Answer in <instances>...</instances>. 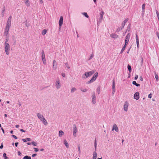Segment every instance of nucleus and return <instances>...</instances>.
I'll return each instance as SVG.
<instances>
[{"instance_id": "1", "label": "nucleus", "mask_w": 159, "mask_h": 159, "mask_svg": "<svg viewBox=\"0 0 159 159\" xmlns=\"http://www.w3.org/2000/svg\"><path fill=\"white\" fill-rule=\"evenodd\" d=\"M4 48L6 54L7 55H9V54L10 47L9 44L5 42L4 43Z\"/></svg>"}, {"instance_id": "2", "label": "nucleus", "mask_w": 159, "mask_h": 159, "mask_svg": "<svg viewBox=\"0 0 159 159\" xmlns=\"http://www.w3.org/2000/svg\"><path fill=\"white\" fill-rule=\"evenodd\" d=\"M95 72V71L93 70L86 72L82 75V77L84 79H86L89 77L91 76Z\"/></svg>"}, {"instance_id": "3", "label": "nucleus", "mask_w": 159, "mask_h": 159, "mask_svg": "<svg viewBox=\"0 0 159 159\" xmlns=\"http://www.w3.org/2000/svg\"><path fill=\"white\" fill-rule=\"evenodd\" d=\"M98 72H96L93 75L92 78H91V79L89 81H88V82H87V84H89L90 83H91L93 82L94 81L96 80V79L98 75Z\"/></svg>"}, {"instance_id": "4", "label": "nucleus", "mask_w": 159, "mask_h": 159, "mask_svg": "<svg viewBox=\"0 0 159 159\" xmlns=\"http://www.w3.org/2000/svg\"><path fill=\"white\" fill-rule=\"evenodd\" d=\"M73 135L74 137H75L76 136V133L77 132V127L75 124L73 125Z\"/></svg>"}, {"instance_id": "5", "label": "nucleus", "mask_w": 159, "mask_h": 159, "mask_svg": "<svg viewBox=\"0 0 159 159\" xmlns=\"http://www.w3.org/2000/svg\"><path fill=\"white\" fill-rule=\"evenodd\" d=\"M92 102L94 104H95L96 103V97L94 92L92 93Z\"/></svg>"}, {"instance_id": "6", "label": "nucleus", "mask_w": 159, "mask_h": 159, "mask_svg": "<svg viewBox=\"0 0 159 159\" xmlns=\"http://www.w3.org/2000/svg\"><path fill=\"white\" fill-rule=\"evenodd\" d=\"M56 88L57 89H59L61 87V84L59 80H57L55 83Z\"/></svg>"}, {"instance_id": "7", "label": "nucleus", "mask_w": 159, "mask_h": 159, "mask_svg": "<svg viewBox=\"0 0 159 159\" xmlns=\"http://www.w3.org/2000/svg\"><path fill=\"white\" fill-rule=\"evenodd\" d=\"M42 60L43 62V63L44 64H46V61L45 58V54L44 53V52L43 51H42Z\"/></svg>"}, {"instance_id": "8", "label": "nucleus", "mask_w": 159, "mask_h": 159, "mask_svg": "<svg viewBox=\"0 0 159 159\" xmlns=\"http://www.w3.org/2000/svg\"><path fill=\"white\" fill-rule=\"evenodd\" d=\"M129 106V103L127 102H125L124 105V110L125 111H128V107Z\"/></svg>"}, {"instance_id": "9", "label": "nucleus", "mask_w": 159, "mask_h": 159, "mask_svg": "<svg viewBox=\"0 0 159 159\" xmlns=\"http://www.w3.org/2000/svg\"><path fill=\"white\" fill-rule=\"evenodd\" d=\"M63 17L62 16H61L60 17V20L59 22V25L60 27V28H61V26L63 24Z\"/></svg>"}, {"instance_id": "10", "label": "nucleus", "mask_w": 159, "mask_h": 159, "mask_svg": "<svg viewBox=\"0 0 159 159\" xmlns=\"http://www.w3.org/2000/svg\"><path fill=\"white\" fill-rule=\"evenodd\" d=\"M134 99L138 100L139 98V94L138 92H136L134 95Z\"/></svg>"}, {"instance_id": "11", "label": "nucleus", "mask_w": 159, "mask_h": 159, "mask_svg": "<svg viewBox=\"0 0 159 159\" xmlns=\"http://www.w3.org/2000/svg\"><path fill=\"white\" fill-rule=\"evenodd\" d=\"M130 34L129 33H128L125 37V42H126V43H128L130 38Z\"/></svg>"}, {"instance_id": "12", "label": "nucleus", "mask_w": 159, "mask_h": 159, "mask_svg": "<svg viewBox=\"0 0 159 159\" xmlns=\"http://www.w3.org/2000/svg\"><path fill=\"white\" fill-rule=\"evenodd\" d=\"M136 41L137 46L138 48H139V37L137 34H136Z\"/></svg>"}, {"instance_id": "13", "label": "nucleus", "mask_w": 159, "mask_h": 159, "mask_svg": "<svg viewBox=\"0 0 159 159\" xmlns=\"http://www.w3.org/2000/svg\"><path fill=\"white\" fill-rule=\"evenodd\" d=\"M37 116L38 118L41 121L43 119V118H44L43 116L40 113H37Z\"/></svg>"}, {"instance_id": "14", "label": "nucleus", "mask_w": 159, "mask_h": 159, "mask_svg": "<svg viewBox=\"0 0 159 159\" xmlns=\"http://www.w3.org/2000/svg\"><path fill=\"white\" fill-rule=\"evenodd\" d=\"M115 130V131L117 132H118L119 131L118 129V128L117 125L116 124L114 125L112 129V130Z\"/></svg>"}, {"instance_id": "15", "label": "nucleus", "mask_w": 159, "mask_h": 159, "mask_svg": "<svg viewBox=\"0 0 159 159\" xmlns=\"http://www.w3.org/2000/svg\"><path fill=\"white\" fill-rule=\"evenodd\" d=\"M110 36L111 37L115 39L117 38L118 36L115 34H111Z\"/></svg>"}, {"instance_id": "16", "label": "nucleus", "mask_w": 159, "mask_h": 159, "mask_svg": "<svg viewBox=\"0 0 159 159\" xmlns=\"http://www.w3.org/2000/svg\"><path fill=\"white\" fill-rule=\"evenodd\" d=\"M41 121L45 125H48V122L44 118H43V119Z\"/></svg>"}, {"instance_id": "17", "label": "nucleus", "mask_w": 159, "mask_h": 159, "mask_svg": "<svg viewBox=\"0 0 159 159\" xmlns=\"http://www.w3.org/2000/svg\"><path fill=\"white\" fill-rule=\"evenodd\" d=\"M57 63L56 61L54 60L53 62V67L54 69L55 70L56 69Z\"/></svg>"}, {"instance_id": "18", "label": "nucleus", "mask_w": 159, "mask_h": 159, "mask_svg": "<svg viewBox=\"0 0 159 159\" xmlns=\"http://www.w3.org/2000/svg\"><path fill=\"white\" fill-rule=\"evenodd\" d=\"M93 157L92 159H96L97 157V154L95 151L93 152Z\"/></svg>"}, {"instance_id": "19", "label": "nucleus", "mask_w": 159, "mask_h": 159, "mask_svg": "<svg viewBox=\"0 0 159 159\" xmlns=\"http://www.w3.org/2000/svg\"><path fill=\"white\" fill-rule=\"evenodd\" d=\"M25 4L26 6L29 7L30 5V2L29 0H25Z\"/></svg>"}, {"instance_id": "20", "label": "nucleus", "mask_w": 159, "mask_h": 159, "mask_svg": "<svg viewBox=\"0 0 159 159\" xmlns=\"http://www.w3.org/2000/svg\"><path fill=\"white\" fill-rule=\"evenodd\" d=\"M129 20V19L128 18H126L124 21H123L122 23V25L123 26H125V23L128 21Z\"/></svg>"}, {"instance_id": "21", "label": "nucleus", "mask_w": 159, "mask_h": 159, "mask_svg": "<svg viewBox=\"0 0 159 159\" xmlns=\"http://www.w3.org/2000/svg\"><path fill=\"white\" fill-rule=\"evenodd\" d=\"M64 144L66 146V147L67 148H68L69 147V145L67 142L66 141V139H64Z\"/></svg>"}, {"instance_id": "22", "label": "nucleus", "mask_w": 159, "mask_h": 159, "mask_svg": "<svg viewBox=\"0 0 159 159\" xmlns=\"http://www.w3.org/2000/svg\"><path fill=\"white\" fill-rule=\"evenodd\" d=\"M64 134V132L62 130H60L59 132V137H61Z\"/></svg>"}, {"instance_id": "23", "label": "nucleus", "mask_w": 159, "mask_h": 159, "mask_svg": "<svg viewBox=\"0 0 159 159\" xmlns=\"http://www.w3.org/2000/svg\"><path fill=\"white\" fill-rule=\"evenodd\" d=\"M132 84H133L135 85L137 87H139L140 86V84H139L137 83L136 82L134 81L132 82Z\"/></svg>"}, {"instance_id": "24", "label": "nucleus", "mask_w": 159, "mask_h": 159, "mask_svg": "<svg viewBox=\"0 0 159 159\" xmlns=\"http://www.w3.org/2000/svg\"><path fill=\"white\" fill-rule=\"evenodd\" d=\"M47 31V30L46 29H44L42 31V34L43 35H44L46 34Z\"/></svg>"}, {"instance_id": "25", "label": "nucleus", "mask_w": 159, "mask_h": 159, "mask_svg": "<svg viewBox=\"0 0 159 159\" xmlns=\"http://www.w3.org/2000/svg\"><path fill=\"white\" fill-rule=\"evenodd\" d=\"M104 13L103 11H101L100 13V16L101 19H102L103 18V15Z\"/></svg>"}, {"instance_id": "26", "label": "nucleus", "mask_w": 159, "mask_h": 159, "mask_svg": "<svg viewBox=\"0 0 159 159\" xmlns=\"http://www.w3.org/2000/svg\"><path fill=\"white\" fill-rule=\"evenodd\" d=\"M76 90V89L75 87H73L72 88L71 92V93H73Z\"/></svg>"}, {"instance_id": "27", "label": "nucleus", "mask_w": 159, "mask_h": 159, "mask_svg": "<svg viewBox=\"0 0 159 159\" xmlns=\"http://www.w3.org/2000/svg\"><path fill=\"white\" fill-rule=\"evenodd\" d=\"M12 17L11 16H10L8 19L7 22H9L11 23V20Z\"/></svg>"}, {"instance_id": "28", "label": "nucleus", "mask_w": 159, "mask_h": 159, "mask_svg": "<svg viewBox=\"0 0 159 159\" xmlns=\"http://www.w3.org/2000/svg\"><path fill=\"white\" fill-rule=\"evenodd\" d=\"M127 67H128V69L129 72H130L131 71V66L129 65H128Z\"/></svg>"}, {"instance_id": "29", "label": "nucleus", "mask_w": 159, "mask_h": 159, "mask_svg": "<svg viewBox=\"0 0 159 159\" xmlns=\"http://www.w3.org/2000/svg\"><path fill=\"white\" fill-rule=\"evenodd\" d=\"M23 159H31L30 157L26 155L23 157Z\"/></svg>"}, {"instance_id": "30", "label": "nucleus", "mask_w": 159, "mask_h": 159, "mask_svg": "<svg viewBox=\"0 0 159 159\" xmlns=\"http://www.w3.org/2000/svg\"><path fill=\"white\" fill-rule=\"evenodd\" d=\"M145 4L144 3L142 5V10H143V12H144V9H145Z\"/></svg>"}, {"instance_id": "31", "label": "nucleus", "mask_w": 159, "mask_h": 159, "mask_svg": "<svg viewBox=\"0 0 159 159\" xmlns=\"http://www.w3.org/2000/svg\"><path fill=\"white\" fill-rule=\"evenodd\" d=\"M11 26V23L7 22L6 27L10 28Z\"/></svg>"}, {"instance_id": "32", "label": "nucleus", "mask_w": 159, "mask_h": 159, "mask_svg": "<svg viewBox=\"0 0 159 159\" xmlns=\"http://www.w3.org/2000/svg\"><path fill=\"white\" fill-rule=\"evenodd\" d=\"M97 92L98 94H99L100 93V87L99 86L97 89Z\"/></svg>"}, {"instance_id": "33", "label": "nucleus", "mask_w": 159, "mask_h": 159, "mask_svg": "<svg viewBox=\"0 0 159 159\" xmlns=\"http://www.w3.org/2000/svg\"><path fill=\"white\" fill-rule=\"evenodd\" d=\"M130 29V24H129L127 26V29L126 30V31H129Z\"/></svg>"}, {"instance_id": "34", "label": "nucleus", "mask_w": 159, "mask_h": 159, "mask_svg": "<svg viewBox=\"0 0 159 159\" xmlns=\"http://www.w3.org/2000/svg\"><path fill=\"white\" fill-rule=\"evenodd\" d=\"M3 157H4V159H8V158L6 156V154L4 153L3 154Z\"/></svg>"}, {"instance_id": "35", "label": "nucleus", "mask_w": 159, "mask_h": 159, "mask_svg": "<svg viewBox=\"0 0 159 159\" xmlns=\"http://www.w3.org/2000/svg\"><path fill=\"white\" fill-rule=\"evenodd\" d=\"M82 14L84 15L86 17L88 18L89 16L87 15V14L86 12H84L82 13Z\"/></svg>"}, {"instance_id": "36", "label": "nucleus", "mask_w": 159, "mask_h": 159, "mask_svg": "<svg viewBox=\"0 0 159 159\" xmlns=\"http://www.w3.org/2000/svg\"><path fill=\"white\" fill-rule=\"evenodd\" d=\"M80 90L81 91L83 92H86L87 91V89H83L81 88L80 89Z\"/></svg>"}, {"instance_id": "37", "label": "nucleus", "mask_w": 159, "mask_h": 159, "mask_svg": "<svg viewBox=\"0 0 159 159\" xmlns=\"http://www.w3.org/2000/svg\"><path fill=\"white\" fill-rule=\"evenodd\" d=\"M24 23H25V25H26V26L27 27H28L30 26V24H27V20H26V21L24 22Z\"/></svg>"}, {"instance_id": "38", "label": "nucleus", "mask_w": 159, "mask_h": 159, "mask_svg": "<svg viewBox=\"0 0 159 159\" xmlns=\"http://www.w3.org/2000/svg\"><path fill=\"white\" fill-rule=\"evenodd\" d=\"M78 149L79 151V153H81V151H80V145H78Z\"/></svg>"}, {"instance_id": "39", "label": "nucleus", "mask_w": 159, "mask_h": 159, "mask_svg": "<svg viewBox=\"0 0 159 159\" xmlns=\"http://www.w3.org/2000/svg\"><path fill=\"white\" fill-rule=\"evenodd\" d=\"M96 142H97L96 140V139H95V142H94V146H95V151L96 150V148L97 145Z\"/></svg>"}, {"instance_id": "40", "label": "nucleus", "mask_w": 159, "mask_h": 159, "mask_svg": "<svg viewBox=\"0 0 159 159\" xmlns=\"http://www.w3.org/2000/svg\"><path fill=\"white\" fill-rule=\"evenodd\" d=\"M10 28H9L8 27H6V28L5 29V31H6V32H8L9 31V29Z\"/></svg>"}, {"instance_id": "41", "label": "nucleus", "mask_w": 159, "mask_h": 159, "mask_svg": "<svg viewBox=\"0 0 159 159\" xmlns=\"http://www.w3.org/2000/svg\"><path fill=\"white\" fill-rule=\"evenodd\" d=\"M65 65H66V66L67 68H68V69L70 68V67L69 66V64H68V63H66L65 64Z\"/></svg>"}, {"instance_id": "42", "label": "nucleus", "mask_w": 159, "mask_h": 159, "mask_svg": "<svg viewBox=\"0 0 159 159\" xmlns=\"http://www.w3.org/2000/svg\"><path fill=\"white\" fill-rule=\"evenodd\" d=\"M155 78H156V80L157 81H158V75H155Z\"/></svg>"}, {"instance_id": "43", "label": "nucleus", "mask_w": 159, "mask_h": 159, "mask_svg": "<svg viewBox=\"0 0 159 159\" xmlns=\"http://www.w3.org/2000/svg\"><path fill=\"white\" fill-rule=\"evenodd\" d=\"M31 143L32 144L34 145V146H37V143L34 142H32Z\"/></svg>"}, {"instance_id": "44", "label": "nucleus", "mask_w": 159, "mask_h": 159, "mask_svg": "<svg viewBox=\"0 0 159 159\" xmlns=\"http://www.w3.org/2000/svg\"><path fill=\"white\" fill-rule=\"evenodd\" d=\"M125 48H124V47H123V48L120 51V53L121 54L122 53L124 52V51L125 50Z\"/></svg>"}, {"instance_id": "45", "label": "nucleus", "mask_w": 159, "mask_h": 159, "mask_svg": "<svg viewBox=\"0 0 159 159\" xmlns=\"http://www.w3.org/2000/svg\"><path fill=\"white\" fill-rule=\"evenodd\" d=\"M121 30V29L120 27H118L116 30V31L119 32Z\"/></svg>"}, {"instance_id": "46", "label": "nucleus", "mask_w": 159, "mask_h": 159, "mask_svg": "<svg viewBox=\"0 0 159 159\" xmlns=\"http://www.w3.org/2000/svg\"><path fill=\"white\" fill-rule=\"evenodd\" d=\"M8 32H6V31H4V35L6 36H7L8 34Z\"/></svg>"}, {"instance_id": "47", "label": "nucleus", "mask_w": 159, "mask_h": 159, "mask_svg": "<svg viewBox=\"0 0 159 159\" xmlns=\"http://www.w3.org/2000/svg\"><path fill=\"white\" fill-rule=\"evenodd\" d=\"M94 56V55H93V54H92L91 56H90L89 60H91V59H92L93 57Z\"/></svg>"}, {"instance_id": "48", "label": "nucleus", "mask_w": 159, "mask_h": 159, "mask_svg": "<svg viewBox=\"0 0 159 159\" xmlns=\"http://www.w3.org/2000/svg\"><path fill=\"white\" fill-rule=\"evenodd\" d=\"M62 76L63 77H66V75L65 73H62L61 74Z\"/></svg>"}, {"instance_id": "49", "label": "nucleus", "mask_w": 159, "mask_h": 159, "mask_svg": "<svg viewBox=\"0 0 159 159\" xmlns=\"http://www.w3.org/2000/svg\"><path fill=\"white\" fill-rule=\"evenodd\" d=\"M128 43H126V42H125V45H124V46L123 47H124V48H125L127 45Z\"/></svg>"}, {"instance_id": "50", "label": "nucleus", "mask_w": 159, "mask_h": 159, "mask_svg": "<svg viewBox=\"0 0 159 159\" xmlns=\"http://www.w3.org/2000/svg\"><path fill=\"white\" fill-rule=\"evenodd\" d=\"M34 151H35V152H38L39 151V149L38 148H34Z\"/></svg>"}, {"instance_id": "51", "label": "nucleus", "mask_w": 159, "mask_h": 159, "mask_svg": "<svg viewBox=\"0 0 159 159\" xmlns=\"http://www.w3.org/2000/svg\"><path fill=\"white\" fill-rule=\"evenodd\" d=\"M138 75H135V77H134V80H136L138 78Z\"/></svg>"}, {"instance_id": "52", "label": "nucleus", "mask_w": 159, "mask_h": 159, "mask_svg": "<svg viewBox=\"0 0 159 159\" xmlns=\"http://www.w3.org/2000/svg\"><path fill=\"white\" fill-rule=\"evenodd\" d=\"M156 35L159 39V32H157L156 33Z\"/></svg>"}, {"instance_id": "53", "label": "nucleus", "mask_w": 159, "mask_h": 159, "mask_svg": "<svg viewBox=\"0 0 159 159\" xmlns=\"http://www.w3.org/2000/svg\"><path fill=\"white\" fill-rule=\"evenodd\" d=\"M152 94L151 93L150 94L148 95V97L149 98H152Z\"/></svg>"}, {"instance_id": "54", "label": "nucleus", "mask_w": 159, "mask_h": 159, "mask_svg": "<svg viewBox=\"0 0 159 159\" xmlns=\"http://www.w3.org/2000/svg\"><path fill=\"white\" fill-rule=\"evenodd\" d=\"M12 136L13 138H14V139H17V137L15 135H12Z\"/></svg>"}, {"instance_id": "55", "label": "nucleus", "mask_w": 159, "mask_h": 159, "mask_svg": "<svg viewBox=\"0 0 159 159\" xmlns=\"http://www.w3.org/2000/svg\"><path fill=\"white\" fill-rule=\"evenodd\" d=\"M3 148V143H2L1 144V146H0V148L2 149Z\"/></svg>"}, {"instance_id": "56", "label": "nucleus", "mask_w": 159, "mask_h": 159, "mask_svg": "<svg viewBox=\"0 0 159 159\" xmlns=\"http://www.w3.org/2000/svg\"><path fill=\"white\" fill-rule=\"evenodd\" d=\"M18 155L20 156L22 155L21 153V152L20 151H18Z\"/></svg>"}, {"instance_id": "57", "label": "nucleus", "mask_w": 159, "mask_h": 159, "mask_svg": "<svg viewBox=\"0 0 159 159\" xmlns=\"http://www.w3.org/2000/svg\"><path fill=\"white\" fill-rule=\"evenodd\" d=\"M112 87L113 90H115V85H112Z\"/></svg>"}, {"instance_id": "58", "label": "nucleus", "mask_w": 159, "mask_h": 159, "mask_svg": "<svg viewBox=\"0 0 159 159\" xmlns=\"http://www.w3.org/2000/svg\"><path fill=\"white\" fill-rule=\"evenodd\" d=\"M141 65H142L143 63V59L142 57H141Z\"/></svg>"}, {"instance_id": "59", "label": "nucleus", "mask_w": 159, "mask_h": 159, "mask_svg": "<svg viewBox=\"0 0 159 159\" xmlns=\"http://www.w3.org/2000/svg\"><path fill=\"white\" fill-rule=\"evenodd\" d=\"M18 143H17V142H16V143H15V146H16V147H17V146H18Z\"/></svg>"}, {"instance_id": "60", "label": "nucleus", "mask_w": 159, "mask_h": 159, "mask_svg": "<svg viewBox=\"0 0 159 159\" xmlns=\"http://www.w3.org/2000/svg\"><path fill=\"white\" fill-rule=\"evenodd\" d=\"M26 139L27 140V141H30L31 140V139L30 138H28Z\"/></svg>"}, {"instance_id": "61", "label": "nucleus", "mask_w": 159, "mask_h": 159, "mask_svg": "<svg viewBox=\"0 0 159 159\" xmlns=\"http://www.w3.org/2000/svg\"><path fill=\"white\" fill-rule=\"evenodd\" d=\"M140 79L141 81H143V78L142 76L140 77Z\"/></svg>"}, {"instance_id": "62", "label": "nucleus", "mask_w": 159, "mask_h": 159, "mask_svg": "<svg viewBox=\"0 0 159 159\" xmlns=\"http://www.w3.org/2000/svg\"><path fill=\"white\" fill-rule=\"evenodd\" d=\"M22 140H23V141L24 142H26V139H22Z\"/></svg>"}, {"instance_id": "63", "label": "nucleus", "mask_w": 159, "mask_h": 159, "mask_svg": "<svg viewBox=\"0 0 159 159\" xmlns=\"http://www.w3.org/2000/svg\"><path fill=\"white\" fill-rule=\"evenodd\" d=\"M156 13L157 14V17L159 16V13L157 11Z\"/></svg>"}, {"instance_id": "64", "label": "nucleus", "mask_w": 159, "mask_h": 159, "mask_svg": "<svg viewBox=\"0 0 159 159\" xmlns=\"http://www.w3.org/2000/svg\"><path fill=\"white\" fill-rule=\"evenodd\" d=\"M37 155V154H33L32 155V157H35V156H36Z\"/></svg>"}]
</instances>
